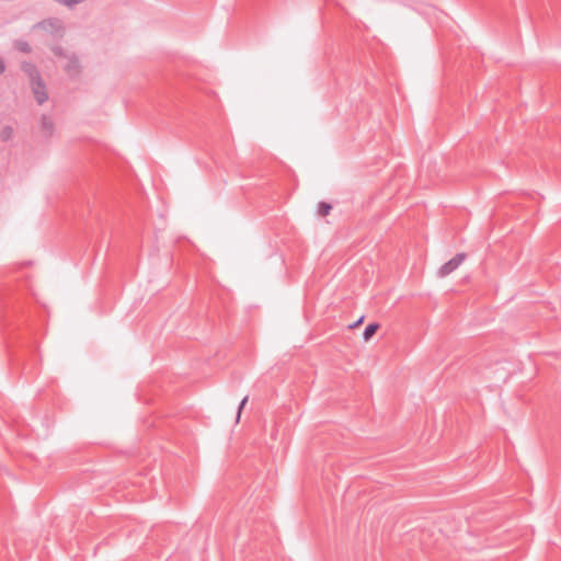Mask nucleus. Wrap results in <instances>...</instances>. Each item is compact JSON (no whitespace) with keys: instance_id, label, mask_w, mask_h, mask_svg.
<instances>
[{"instance_id":"f257e3e1","label":"nucleus","mask_w":561,"mask_h":561,"mask_svg":"<svg viewBox=\"0 0 561 561\" xmlns=\"http://www.w3.org/2000/svg\"><path fill=\"white\" fill-rule=\"evenodd\" d=\"M465 253H457L453 259L443 264L438 270V276L445 277L453 273L465 261Z\"/></svg>"},{"instance_id":"f03ea898","label":"nucleus","mask_w":561,"mask_h":561,"mask_svg":"<svg viewBox=\"0 0 561 561\" xmlns=\"http://www.w3.org/2000/svg\"><path fill=\"white\" fill-rule=\"evenodd\" d=\"M31 88L39 105L44 104L48 100L46 85L42 78L39 80L31 82Z\"/></svg>"},{"instance_id":"7ed1b4c3","label":"nucleus","mask_w":561,"mask_h":561,"mask_svg":"<svg viewBox=\"0 0 561 561\" xmlns=\"http://www.w3.org/2000/svg\"><path fill=\"white\" fill-rule=\"evenodd\" d=\"M66 59H67V62L64 66L65 71L70 77L78 76L80 73V65H79V60H78L77 56L72 54V55H69Z\"/></svg>"},{"instance_id":"20e7f679","label":"nucleus","mask_w":561,"mask_h":561,"mask_svg":"<svg viewBox=\"0 0 561 561\" xmlns=\"http://www.w3.org/2000/svg\"><path fill=\"white\" fill-rule=\"evenodd\" d=\"M21 68L23 72L28 77L30 82L41 79L39 71L34 64L25 61L22 64Z\"/></svg>"},{"instance_id":"39448f33","label":"nucleus","mask_w":561,"mask_h":561,"mask_svg":"<svg viewBox=\"0 0 561 561\" xmlns=\"http://www.w3.org/2000/svg\"><path fill=\"white\" fill-rule=\"evenodd\" d=\"M42 127L46 131V137H50L54 131V123L47 115H43L41 118Z\"/></svg>"},{"instance_id":"423d86ee","label":"nucleus","mask_w":561,"mask_h":561,"mask_svg":"<svg viewBox=\"0 0 561 561\" xmlns=\"http://www.w3.org/2000/svg\"><path fill=\"white\" fill-rule=\"evenodd\" d=\"M379 329V324L378 323H370L366 327V329L364 330V333H363V339L365 341H369L374 334L377 332V330Z\"/></svg>"},{"instance_id":"0eeeda50","label":"nucleus","mask_w":561,"mask_h":561,"mask_svg":"<svg viewBox=\"0 0 561 561\" xmlns=\"http://www.w3.org/2000/svg\"><path fill=\"white\" fill-rule=\"evenodd\" d=\"M13 45H14L15 49H18L19 51L25 53V54H28L32 50L30 44L26 41H23V39L14 41Z\"/></svg>"},{"instance_id":"6e6552de","label":"nucleus","mask_w":561,"mask_h":561,"mask_svg":"<svg viewBox=\"0 0 561 561\" xmlns=\"http://www.w3.org/2000/svg\"><path fill=\"white\" fill-rule=\"evenodd\" d=\"M14 130L11 126H4L0 131V139L4 142L13 138Z\"/></svg>"},{"instance_id":"1a4fd4ad","label":"nucleus","mask_w":561,"mask_h":561,"mask_svg":"<svg viewBox=\"0 0 561 561\" xmlns=\"http://www.w3.org/2000/svg\"><path fill=\"white\" fill-rule=\"evenodd\" d=\"M332 209V206L329 203L320 202L318 204V214L321 217L328 216Z\"/></svg>"},{"instance_id":"9d476101","label":"nucleus","mask_w":561,"mask_h":561,"mask_svg":"<svg viewBox=\"0 0 561 561\" xmlns=\"http://www.w3.org/2000/svg\"><path fill=\"white\" fill-rule=\"evenodd\" d=\"M53 51L56 56H58L60 58H67L69 56V55H67V53L64 50V48L61 46L53 47Z\"/></svg>"},{"instance_id":"9b49d317","label":"nucleus","mask_w":561,"mask_h":561,"mask_svg":"<svg viewBox=\"0 0 561 561\" xmlns=\"http://www.w3.org/2000/svg\"><path fill=\"white\" fill-rule=\"evenodd\" d=\"M248 400H249V396H245V397L241 400V402H240V404H239V408H238L237 422H239L240 416H241V412H242V410H243L244 405L247 404Z\"/></svg>"},{"instance_id":"f8f14e48","label":"nucleus","mask_w":561,"mask_h":561,"mask_svg":"<svg viewBox=\"0 0 561 561\" xmlns=\"http://www.w3.org/2000/svg\"><path fill=\"white\" fill-rule=\"evenodd\" d=\"M83 0H65V3L69 7H72V5H76L80 2H82Z\"/></svg>"},{"instance_id":"ddd939ff","label":"nucleus","mask_w":561,"mask_h":561,"mask_svg":"<svg viewBox=\"0 0 561 561\" xmlns=\"http://www.w3.org/2000/svg\"><path fill=\"white\" fill-rule=\"evenodd\" d=\"M5 71V64L2 58H0V75Z\"/></svg>"},{"instance_id":"4468645a","label":"nucleus","mask_w":561,"mask_h":561,"mask_svg":"<svg viewBox=\"0 0 561 561\" xmlns=\"http://www.w3.org/2000/svg\"><path fill=\"white\" fill-rule=\"evenodd\" d=\"M364 320V317L362 316L354 324L350 325V328L358 327Z\"/></svg>"}]
</instances>
